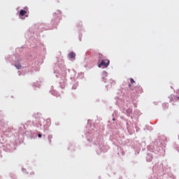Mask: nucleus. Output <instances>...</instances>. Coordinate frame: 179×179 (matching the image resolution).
Returning a JSON list of instances; mask_svg holds the SVG:
<instances>
[{
    "mask_svg": "<svg viewBox=\"0 0 179 179\" xmlns=\"http://www.w3.org/2000/svg\"><path fill=\"white\" fill-rule=\"evenodd\" d=\"M20 67H21V66H18V67H17V68L20 69Z\"/></svg>",
    "mask_w": 179,
    "mask_h": 179,
    "instance_id": "6e6552de",
    "label": "nucleus"
},
{
    "mask_svg": "<svg viewBox=\"0 0 179 179\" xmlns=\"http://www.w3.org/2000/svg\"><path fill=\"white\" fill-rule=\"evenodd\" d=\"M178 92H179V90H178Z\"/></svg>",
    "mask_w": 179,
    "mask_h": 179,
    "instance_id": "f8f14e48",
    "label": "nucleus"
},
{
    "mask_svg": "<svg viewBox=\"0 0 179 179\" xmlns=\"http://www.w3.org/2000/svg\"><path fill=\"white\" fill-rule=\"evenodd\" d=\"M29 175H30V176H34V172L32 171V172L29 173Z\"/></svg>",
    "mask_w": 179,
    "mask_h": 179,
    "instance_id": "423d86ee",
    "label": "nucleus"
},
{
    "mask_svg": "<svg viewBox=\"0 0 179 179\" xmlns=\"http://www.w3.org/2000/svg\"><path fill=\"white\" fill-rule=\"evenodd\" d=\"M178 139H179V135H178Z\"/></svg>",
    "mask_w": 179,
    "mask_h": 179,
    "instance_id": "9b49d317",
    "label": "nucleus"
},
{
    "mask_svg": "<svg viewBox=\"0 0 179 179\" xmlns=\"http://www.w3.org/2000/svg\"><path fill=\"white\" fill-rule=\"evenodd\" d=\"M38 138H42V135L41 134H38Z\"/></svg>",
    "mask_w": 179,
    "mask_h": 179,
    "instance_id": "0eeeda50",
    "label": "nucleus"
},
{
    "mask_svg": "<svg viewBox=\"0 0 179 179\" xmlns=\"http://www.w3.org/2000/svg\"><path fill=\"white\" fill-rule=\"evenodd\" d=\"M27 11L26 10H20V15H21V16H24V15H26L27 14Z\"/></svg>",
    "mask_w": 179,
    "mask_h": 179,
    "instance_id": "7ed1b4c3",
    "label": "nucleus"
},
{
    "mask_svg": "<svg viewBox=\"0 0 179 179\" xmlns=\"http://www.w3.org/2000/svg\"><path fill=\"white\" fill-rule=\"evenodd\" d=\"M131 84H129V87H131Z\"/></svg>",
    "mask_w": 179,
    "mask_h": 179,
    "instance_id": "1a4fd4ad",
    "label": "nucleus"
},
{
    "mask_svg": "<svg viewBox=\"0 0 179 179\" xmlns=\"http://www.w3.org/2000/svg\"><path fill=\"white\" fill-rule=\"evenodd\" d=\"M68 56H69V57L70 59H75L76 55L75 52H71L70 53H69Z\"/></svg>",
    "mask_w": 179,
    "mask_h": 179,
    "instance_id": "f03ea898",
    "label": "nucleus"
},
{
    "mask_svg": "<svg viewBox=\"0 0 179 179\" xmlns=\"http://www.w3.org/2000/svg\"><path fill=\"white\" fill-rule=\"evenodd\" d=\"M48 139H49V141H51V139H52V136L49 135V136H48Z\"/></svg>",
    "mask_w": 179,
    "mask_h": 179,
    "instance_id": "20e7f679",
    "label": "nucleus"
},
{
    "mask_svg": "<svg viewBox=\"0 0 179 179\" xmlns=\"http://www.w3.org/2000/svg\"><path fill=\"white\" fill-rule=\"evenodd\" d=\"M130 82L131 83H135V80L133 78H130Z\"/></svg>",
    "mask_w": 179,
    "mask_h": 179,
    "instance_id": "39448f33",
    "label": "nucleus"
},
{
    "mask_svg": "<svg viewBox=\"0 0 179 179\" xmlns=\"http://www.w3.org/2000/svg\"><path fill=\"white\" fill-rule=\"evenodd\" d=\"M179 99V97H177Z\"/></svg>",
    "mask_w": 179,
    "mask_h": 179,
    "instance_id": "9d476101",
    "label": "nucleus"
},
{
    "mask_svg": "<svg viewBox=\"0 0 179 179\" xmlns=\"http://www.w3.org/2000/svg\"><path fill=\"white\" fill-rule=\"evenodd\" d=\"M110 64V61L108 59H103L101 63L98 65L99 68L103 66V68H107Z\"/></svg>",
    "mask_w": 179,
    "mask_h": 179,
    "instance_id": "f257e3e1",
    "label": "nucleus"
}]
</instances>
